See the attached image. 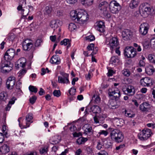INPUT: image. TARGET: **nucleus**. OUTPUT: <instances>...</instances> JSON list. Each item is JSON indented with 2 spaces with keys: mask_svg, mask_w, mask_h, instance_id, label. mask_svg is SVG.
Masks as SVG:
<instances>
[{
  "mask_svg": "<svg viewBox=\"0 0 155 155\" xmlns=\"http://www.w3.org/2000/svg\"><path fill=\"white\" fill-rule=\"evenodd\" d=\"M108 94L109 97L113 99L110 101L109 107L112 109L117 108L116 100L120 96V92L119 90L116 87H112L108 89Z\"/></svg>",
  "mask_w": 155,
  "mask_h": 155,
  "instance_id": "f257e3e1",
  "label": "nucleus"
},
{
  "mask_svg": "<svg viewBox=\"0 0 155 155\" xmlns=\"http://www.w3.org/2000/svg\"><path fill=\"white\" fill-rule=\"evenodd\" d=\"M108 130L110 132V136L112 140L118 143L123 141L124 136L119 130L111 127L108 128Z\"/></svg>",
  "mask_w": 155,
  "mask_h": 155,
  "instance_id": "f03ea898",
  "label": "nucleus"
},
{
  "mask_svg": "<svg viewBox=\"0 0 155 155\" xmlns=\"http://www.w3.org/2000/svg\"><path fill=\"white\" fill-rule=\"evenodd\" d=\"M12 69L11 62L9 61L2 60L0 64L1 71L3 73H8Z\"/></svg>",
  "mask_w": 155,
  "mask_h": 155,
  "instance_id": "7ed1b4c3",
  "label": "nucleus"
},
{
  "mask_svg": "<svg viewBox=\"0 0 155 155\" xmlns=\"http://www.w3.org/2000/svg\"><path fill=\"white\" fill-rule=\"evenodd\" d=\"M88 15L85 11L80 9L78 15L77 22L80 24L86 23L89 19Z\"/></svg>",
  "mask_w": 155,
  "mask_h": 155,
  "instance_id": "20e7f679",
  "label": "nucleus"
},
{
  "mask_svg": "<svg viewBox=\"0 0 155 155\" xmlns=\"http://www.w3.org/2000/svg\"><path fill=\"white\" fill-rule=\"evenodd\" d=\"M91 111L94 114H95L98 117L102 118L103 119H104L105 115L101 114V109L98 106L94 105L90 107L89 108V107H87L86 108L85 112L88 113L89 112H91Z\"/></svg>",
  "mask_w": 155,
  "mask_h": 155,
  "instance_id": "39448f33",
  "label": "nucleus"
},
{
  "mask_svg": "<svg viewBox=\"0 0 155 155\" xmlns=\"http://www.w3.org/2000/svg\"><path fill=\"white\" fill-rule=\"evenodd\" d=\"M124 54L128 58H133L137 54L136 49L132 47H127L124 50Z\"/></svg>",
  "mask_w": 155,
  "mask_h": 155,
  "instance_id": "423d86ee",
  "label": "nucleus"
},
{
  "mask_svg": "<svg viewBox=\"0 0 155 155\" xmlns=\"http://www.w3.org/2000/svg\"><path fill=\"white\" fill-rule=\"evenodd\" d=\"M109 6L110 12L113 14L117 13L121 8V6L115 0L111 1Z\"/></svg>",
  "mask_w": 155,
  "mask_h": 155,
  "instance_id": "0eeeda50",
  "label": "nucleus"
},
{
  "mask_svg": "<svg viewBox=\"0 0 155 155\" xmlns=\"http://www.w3.org/2000/svg\"><path fill=\"white\" fill-rule=\"evenodd\" d=\"M151 132L150 129H144L140 133L138 134L139 138L141 140H147L149 137L151 135Z\"/></svg>",
  "mask_w": 155,
  "mask_h": 155,
  "instance_id": "6e6552de",
  "label": "nucleus"
},
{
  "mask_svg": "<svg viewBox=\"0 0 155 155\" xmlns=\"http://www.w3.org/2000/svg\"><path fill=\"white\" fill-rule=\"evenodd\" d=\"M61 76L58 77V82L59 83L68 84L70 82L69 80V74H68L61 72Z\"/></svg>",
  "mask_w": 155,
  "mask_h": 155,
  "instance_id": "1a4fd4ad",
  "label": "nucleus"
},
{
  "mask_svg": "<svg viewBox=\"0 0 155 155\" xmlns=\"http://www.w3.org/2000/svg\"><path fill=\"white\" fill-rule=\"evenodd\" d=\"M29 39H26L22 43V46L23 49L25 51H30L32 52L35 50L33 47V44Z\"/></svg>",
  "mask_w": 155,
  "mask_h": 155,
  "instance_id": "9d476101",
  "label": "nucleus"
},
{
  "mask_svg": "<svg viewBox=\"0 0 155 155\" xmlns=\"http://www.w3.org/2000/svg\"><path fill=\"white\" fill-rule=\"evenodd\" d=\"M15 55V49L13 48L9 49L4 54V60L10 61L14 58Z\"/></svg>",
  "mask_w": 155,
  "mask_h": 155,
  "instance_id": "9b49d317",
  "label": "nucleus"
},
{
  "mask_svg": "<svg viewBox=\"0 0 155 155\" xmlns=\"http://www.w3.org/2000/svg\"><path fill=\"white\" fill-rule=\"evenodd\" d=\"M123 91L124 94L128 96H133L135 92L134 87L130 85H129L125 88H123Z\"/></svg>",
  "mask_w": 155,
  "mask_h": 155,
  "instance_id": "f8f14e48",
  "label": "nucleus"
},
{
  "mask_svg": "<svg viewBox=\"0 0 155 155\" xmlns=\"http://www.w3.org/2000/svg\"><path fill=\"white\" fill-rule=\"evenodd\" d=\"M109 44L110 49L111 51H112L114 49L118 47L119 45V42L117 38H112L110 40Z\"/></svg>",
  "mask_w": 155,
  "mask_h": 155,
  "instance_id": "ddd939ff",
  "label": "nucleus"
},
{
  "mask_svg": "<svg viewBox=\"0 0 155 155\" xmlns=\"http://www.w3.org/2000/svg\"><path fill=\"white\" fill-rule=\"evenodd\" d=\"M152 79L149 77L142 78L140 81L141 85L144 87H148L152 85Z\"/></svg>",
  "mask_w": 155,
  "mask_h": 155,
  "instance_id": "4468645a",
  "label": "nucleus"
},
{
  "mask_svg": "<svg viewBox=\"0 0 155 155\" xmlns=\"http://www.w3.org/2000/svg\"><path fill=\"white\" fill-rule=\"evenodd\" d=\"M149 28V25L147 23L141 24L140 27L139 31L140 34L142 35H146L148 32Z\"/></svg>",
  "mask_w": 155,
  "mask_h": 155,
  "instance_id": "2eb2a0df",
  "label": "nucleus"
},
{
  "mask_svg": "<svg viewBox=\"0 0 155 155\" xmlns=\"http://www.w3.org/2000/svg\"><path fill=\"white\" fill-rule=\"evenodd\" d=\"M15 78L13 76L9 77L6 83V86L8 89H12L13 88L14 86L15 83Z\"/></svg>",
  "mask_w": 155,
  "mask_h": 155,
  "instance_id": "dca6fc26",
  "label": "nucleus"
},
{
  "mask_svg": "<svg viewBox=\"0 0 155 155\" xmlns=\"http://www.w3.org/2000/svg\"><path fill=\"white\" fill-rule=\"evenodd\" d=\"M132 32L129 29L124 30L122 33L123 38L125 40L130 39L132 37Z\"/></svg>",
  "mask_w": 155,
  "mask_h": 155,
  "instance_id": "f3484780",
  "label": "nucleus"
},
{
  "mask_svg": "<svg viewBox=\"0 0 155 155\" xmlns=\"http://www.w3.org/2000/svg\"><path fill=\"white\" fill-rule=\"evenodd\" d=\"M83 129L84 131V134H92L93 133V130L91 125L89 124H85L83 127Z\"/></svg>",
  "mask_w": 155,
  "mask_h": 155,
  "instance_id": "a211bd4d",
  "label": "nucleus"
},
{
  "mask_svg": "<svg viewBox=\"0 0 155 155\" xmlns=\"http://www.w3.org/2000/svg\"><path fill=\"white\" fill-rule=\"evenodd\" d=\"M105 26L104 23L100 21L96 23L95 28L97 31L100 32H104L105 31Z\"/></svg>",
  "mask_w": 155,
  "mask_h": 155,
  "instance_id": "6ab92c4d",
  "label": "nucleus"
},
{
  "mask_svg": "<svg viewBox=\"0 0 155 155\" xmlns=\"http://www.w3.org/2000/svg\"><path fill=\"white\" fill-rule=\"evenodd\" d=\"M62 24V21L59 20H53L51 22L50 26L54 30Z\"/></svg>",
  "mask_w": 155,
  "mask_h": 155,
  "instance_id": "aec40b11",
  "label": "nucleus"
},
{
  "mask_svg": "<svg viewBox=\"0 0 155 155\" xmlns=\"http://www.w3.org/2000/svg\"><path fill=\"white\" fill-rule=\"evenodd\" d=\"M139 108L141 111L147 112L150 109V105L147 102H143L140 105Z\"/></svg>",
  "mask_w": 155,
  "mask_h": 155,
  "instance_id": "412c9836",
  "label": "nucleus"
},
{
  "mask_svg": "<svg viewBox=\"0 0 155 155\" xmlns=\"http://www.w3.org/2000/svg\"><path fill=\"white\" fill-rule=\"evenodd\" d=\"M151 10V8L150 7L143 5L142 6L140 10V12L141 13L145 15V16H147L148 15V13Z\"/></svg>",
  "mask_w": 155,
  "mask_h": 155,
  "instance_id": "4be33fe9",
  "label": "nucleus"
},
{
  "mask_svg": "<svg viewBox=\"0 0 155 155\" xmlns=\"http://www.w3.org/2000/svg\"><path fill=\"white\" fill-rule=\"evenodd\" d=\"M50 62L51 64H58L61 62L60 59L58 55H53L51 58Z\"/></svg>",
  "mask_w": 155,
  "mask_h": 155,
  "instance_id": "5701e85b",
  "label": "nucleus"
},
{
  "mask_svg": "<svg viewBox=\"0 0 155 155\" xmlns=\"http://www.w3.org/2000/svg\"><path fill=\"white\" fill-rule=\"evenodd\" d=\"M109 5L107 2L106 1H104L101 2L99 5V8L103 12L107 10V8Z\"/></svg>",
  "mask_w": 155,
  "mask_h": 155,
  "instance_id": "b1692460",
  "label": "nucleus"
},
{
  "mask_svg": "<svg viewBox=\"0 0 155 155\" xmlns=\"http://www.w3.org/2000/svg\"><path fill=\"white\" fill-rule=\"evenodd\" d=\"M26 60L24 58H21L19 59L17 61V66L18 68L20 67H24L25 65Z\"/></svg>",
  "mask_w": 155,
  "mask_h": 155,
  "instance_id": "393cba45",
  "label": "nucleus"
},
{
  "mask_svg": "<svg viewBox=\"0 0 155 155\" xmlns=\"http://www.w3.org/2000/svg\"><path fill=\"white\" fill-rule=\"evenodd\" d=\"M10 150L9 147L6 144H4L0 148V151L2 154L8 153Z\"/></svg>",
  "mask_w": 155,
  "mask_h": 155,
  "instance_id": "a878e982",
  "label": "nucleus"
},
{
  "mask_svg": "<svg viewBox=\"0 0 155 155\" xmlns=\"http://www.w3.org/2000/svg\"><path fill=\"white\" fill-rule=\"evenodd\" d=\"M52 8L51 6L45 7L43 10V13L44 15L49 16L51 15Z\"/></svg>",
  "mask_w": 155,
  "mask_h": 155,
  "instance_id": "bb28decb",
  "label": "nucleus"
},
{
  "mask_svg": "<svg viewBox=\"0 0 155 155\" xmlns=\"http://www.w3.org/2000/svg\"><path fill=\"white\" fill-rule=\"evenodd\" d=\"M80 9H77V10L72 11L70 13V16L71 18L73 20H76L78 19V11H80Z\"/></svg>",
  "mask_w": 155,
  "mask_h": 155,
  "instance_id": "cd10ccee",
  "label": "nucleus"
},
{
  "mask_svg": "<svg viewBox=\"0 0 155 155\" xmlns=\"http://www.w3.org/2000/svg\"><path fill=\"white\" fill-rule=\"evenodd\" d=\"M145 71L147 74L150 75L153 74L154 72V70L152 66L149 65L146 68Z\"/></svg>",
  "mask_w": 155,
  "mask_h": 155,
  "instance_id": "c85d7f7f",
  "label": "nucleus"
},
{
  "mask_svg": "<svg viewBox=\"0 0 155 155\" xmlns=\"http://www.w3.org/2000/svg\"><path fill=\"white\" fill-rule=\"evenodd\" d=\"M140 2V0H131L129 6L131 8H134L137 7Z\"/></svg>",
  "mask_w": 155,
  "mask_h": 155,
  "instance_id": "c756f323",
  "label": "nucleus"
},
{
  "mask_svg": "<svg viewBox=\"0 0 155 155\" xmlns=\"http://www.w3.org/2000/svg\"><path fill=\"white\" fill-rule=\"evenodd\" d=\"M33 118V114L31 113H28L26 116V120L28 124H30L33 122L32 120Z\"/></svg>",
  "mask_w": 155,
  "mask_h": 155,
  "instance_id": "7c9ffc66",
  "label": "nucleus"
},
{
  "mask_svg": "<svg viewBox=\"0 0 155 155\" xmlns=\"http://www.w3.org/2000/svg\"><path fill=\"white\" fill-rule=\"evenodd\" d=\"M147 58L150 62L155 65V55L151 54H149L148 55Z\"/></svg>",
  "mask_w": 155,
  "mask_h": 155,
  "instance_id": "2f4dec72",
  "label": "nucleus"
},
{
  "mask_svg": "<svg viewBox=\"0 0 155 155\" xmlns=\"http://www.w3.org/2000/svg\"><path fill=\"white\" fill-rule=\"evenodd\" d=\"M93 1V0H81V3L85 6H88L92 4Z\"/></svg>",
  "mask_w": 155,
  "mask_h": 155,
  "instance_id": "473e14b6",
  "label": "nucleus"
},
{
  "mask_svg": "<svg viewBox=\"0 0 155 155\" xmlns=\"http://www.w3.org/2000/svg\"><path fill=\"white\" fill-rule=\"evenodd\" d=\"M88 139L87 138L81 137L77 139L76 142L78 144L80 145L84 143Z\"/></svg>",
  "mask_w": 155,
  "mask_h": 155,
  "instance_id": "72a5a7b5",
  "label": "nucleus"
},
{
  "mask_svg": "<svg viewBox=\"0 0 155 155\" xmlns=\"http://www.w3.org/2000/svg\"><path fill=\"white\" fill-rule=\"evenodd\" d=\"M26 3V0H20L19 5L17 7V9L18 11L22 10L23 12L25 11V9H22L23 5H25Z\"/></svg>",
  "mask_w": 155,
  "mask_h": 155,
  "instance_id": "f704fd0d",
  "label": "nucleus"
},
{
  "mask_svg": "<svg viewBox=\"0 0 155 155\" xmlns=\"http://www.w3.org/2000/svg\"><path fill=\"white\" fill-rule=\"evenodd\" d=\"M60 44L61 45H68L67 47V49L71 46L69 40L68 39H64L63 40L61 41L60 42Z\"/></svg>",
  "mask_w": 155,
  "mask_h": 155,
  "instance_id": "c9c22d12",
  "label": "nucleus"
},
{
  "mask_svg": "<svg viewBox=\"0 0 155 155\" xmlns=\"http://www.w3.org/2000/svg\"><path fill=\"white\" fill-rule=\"evenodd\" d=\"M8 98L7 93L3 91L0 94V99L3 101H5Z\"/></svg>",
  "mask_w": 155,
  "mask_h": 155,
  "instance_id": "e433bc0d",
  "label": "nucleus"
},
{
  "mask_svg": "<svg viewBox=\"0 0 155 155\" xmlns=\"http://www.w3.org/2000/svg\"><path fill=\"white\" fill-rule=\"evenodd\" d=\"M104 147L107 149H111L112 147V143L109 141L106 140L104 144Z\"/></svg>",
  "mask_w": 155,
  "mask_h": 155,
  "instance_id": "4c0bfd02",
  "label": "nucleus"
},
{
  "mask_svg": "<svg viewBox=\"0 0 155 155\" xmlns=\"http://www.w3.org/2000/svg\"><path fill=\"white\" fill-rule=\"evenodd\" d=\"M124 112L125 114L126 117L132 118L135 116V114L132 111H127L126 110H125Z\"/></svg>",
  "mask_w": 155,
  "mask_h": 155,
  "instance_id": "58836bf2",
  "label": "nucleus"
},
{
  "mask_svg": "<svg viewBox=\"0 0 155 155\" xmlns=\"http://www.w3.org/2000/svg\"><path fill=\"white\" fill-rule=\"evenodd\" d=\"M119 59L115 57H113L111 58L110 62V64H112L114 65L116 64L115 63L118 61Z\"/></svg>",
  "mask_w": 155,
  "mask_h": 155,
  "instance_id": "ea45409f",
  "label": "nucleus"
},
{
  "mask_svg": "<svg viewBox=\"0 0 155 155\" xmlns=\"http://www.w3.org/2000/svg\"><path fill=\"white\" fill-rule=\"evenodd\" d=\"M26 72V70L25 69L20 70L18 73V76L21 78L22 77Z\"/></svg>",
  "mask_w": 155,
  "mask_h": 155,
  "instance_id": "a19ab883",
  "label": "nucleus"
},
{
  "mask_svg": "<svg viewBox=\"0 0 155 155\" xmlns=\"http://www.w3.org/2000/svg\"><path fill=\"white\" fill-rule=\"evenodd\" d=\"M76 28V25L73 23H70L69 25L68 29L71 31L75 30Z\"/></svg>",
  "mask_w": 155,
  "mask_h": 155,
  "instance_id": "79ce46f5",
  "label": "nucleus"
},
{
  "mask_svg": "<svg viewBox=\"0 0 155 155\" xmlns=\"http://www.w3.org/2000/svg\"><path fill=\"white\" fill-rule=\"evenodd\" d=\"M29 89L30 91L32 92L36 93L38 91V89L35 86L30 85L29 87Z\"/></svg>",
  "mask_w": 155,
  "mask_h": 155,
  "instance_id": "37998d69",
  "label": "nucleus"
},
{
  "mask_svg": "<svg viewBox=\"0 0 155 155\" xmlns=\"http://www.w3.org/2000/svg\"><path fill=\"white\" fill-rule=\"evenodd\" d=\"M48 147L45 146L40 150V152L41 154L47 153L48 151Z\"/></svg>",
  "mask_w": 155,
  "mask_h": 155,
  "instance_id": "c03bdc74",
  "label": "nucleus"
},
{
  "mask_svg": "<svg viewBox=\"0 0 155 155\" xmlns=\"http://www.w3.org/2000/svg\"><path fill=\"white\" fill-rule=\"evenodd\" d=\"M123 74L127 77L129 76L130 74V72L129 70L127 69H124L122 71Z\"/></svg>",
  "mask_w": 155,
  "mask_h": 155,
  "instance_id": "a18cd8bd",
  "label": "nucleus"
},
{
  "mask_svg": "<svg viewBox=\"0 0 155 155\" xmlns=\"http://www.w3.org/2000/svg\"><path fill=\"white\" fill-rule=\"evenodd\" d=\"M108 134V132L107 130H100L98 133L97 135H99L100 136L101 135H104V136H106Z\"/></svg>",
  "mask_w": 155,
  "mask_h": 155,
  "instance_id": "49530a36",
  "label": "nucleus"
},
{
  "mask_svg": "<svg viewBox=\"0 0 155 155\" xmlns=\"http://www.w3.org/2000/svg\"><path fill=\"white\" fill-rule=\"evenodd\" d=\"M86 38V40L88 41H94L95 39L94 36L92 35H90L87 36Z\"/></svg>",
  "mask_w": 155,
  "mask_h": 155,
  "instance_id": "de8ad7c7",
  "label": "nucleus"
},
{
  "mask_svg": "<svg viewBox=\"0 0 155 155\" xmlns=\"http://www.w3.org/2000/svg\"><path fill=\"white\" fill-rule=\"evenodd\" d=\"M60 140V137L59 136H55L53 140V142L55 143H58Z\"/></svg>",
  "mask_w": 155,
  "mask_h": 155,
  "instance_id": "09e8293b",
  "label": "nucleus"
},
{
  "mask_svg": "<svg viewBox=\"0 0 155 155\" xmlns=\"http://www.w3.org/2000/svg\"><path fill=\"white\" fill-rule=\"evenodd\" d=\"M53 94L54 96L59 97L61 94L60 91L59 90H55L53 92Z\"/></svg>",
  "mask_w": 155,
  "mask_h": 155,
  "instance_id": "8fccbe9b",
  "label": "nucleus"
},
{
  "mask_svg": "<svg viewBox=\"0 0 155 155\" xmlns=\"http://www.w3.org/2000/svg\"><path fill=\"white\" fill-rule=\"evenodd\" d=\"M76 92V89L74 87H71L69 90V93L70 95H74Z\"/></svg>",
  "mask_w": 155,
  "mask_h": 155,
  "instance_id": "3c124183",
  "label": "nucleus"
},
{
  "mask_svg": "<svg viewBox=\"0 0 155 155\" xmlns=\"http://www.w3.org/2000/svg\"><path fill=\"white\" fill-rule=\"evenodd\" d=\"M94 47V44H91L87 47V49L88 51H93Z\"/></svg>",
  "mask_w": 155,
  "mask_h": 155,
  "instance_id": "603ef678",
  "label": "nucleus"
},
{
  "mask_svg": "<svg viewBox=\"0 0 155 155\" xmlns=\"http://www.w3.org/2000/svg\"><path fill=\"white\" fill-rule=\"evenodd\" d=\"M37 99V97L35 96L32 97L30 98L29 101L30 103L32 104H34Z\"/></svg>",
  "mask_w": 155,
  "mask_h": 155,
  "instance_id": "864d4df0",
  "label": "nucleus"
},
{
  "mask_svg": "<svg viewBox=\"0 0 155 155\" xmlns=\"http://www.w3.org/2000/svg\"><path fill=\"white\" fill-rule=\"evenodd\" d=\"M133 46L136 48L135 49H136V50H137L138 51L140 52L141 51L142 49L141 46L140 45H138L137 44L135 43H134Z\"/></svg>",
  "mask_w": 155,
  "mask_h": 155,
  "instance_id": "5fc2aeb1",
  "label": "nucleus"
},
{
  "mask_svg": "<svg viewBox=\"0 0 155 155\" xmlns=\"http://www.w3.org/2000/svg\"><path fill=\"white\" fill-rule=\"evenodd\" d=\"M21 82L20 81H17L16 85V89L18 90L21 91L20 89L21 87Z\"/></svg>",
  "mask_w": 155,
  "mask_h": 155,
  "instance_id": "6e6d98bb",
  "label": "nucleus"
},
{
  "mask_svg": "<svg viewBox=\"0 0 155 155\" xmlns=\"http://www.w3.org/2000/svg\"><path fill=\"white\" fill-rule=\"evenodd\" d=\"M42 42V40L41 39H38L35 43V45L36 47L40 46L41 43Z\"/></svg>",
  "mask_w": 155,
  "mask_h": 155,
  "instance_id": "4d7b16f0",
  "label": "nucleus"
},
{
  "mask_svg": "<svg viewBox=\"0 0 155 155\" xmlns=\"http://www.w3.org/2000/svg\"><path fill=\"white\" fill-rule=\"evenodd\" d=\"M17 100L16 98L14 97H13L8 102V104H10L11 105L14 104L15 101Z\"/></svg>",
  "mask_w": 155,
  "mask_h": 155,
  "instance_id": "13d9d810",
  "label": "nucleus"
},
{
  "mask_svg": "<svg viewBox=\"0 0 155 155\" xmlns=\"http://www.w3.org/2000/svg\"><path fill=\"white\" fill-rule=\"evenodd\" d=\"M26 125H23L20 123H19V125L21 129L26 128L30 126V124H28L26 123Z\"/></svg>",
  "mask_w": 155,
  "mask_h": 155,
  "instance_id": "bf43d9fd",
  "label": "nucleus"
},
{
  "mask_svg": "<svg viewBox=\"0 0 155 155\" xmlns=\"http://www.w3.org/2000/svg\"><path fill=\"white\" fill-rule=\"evenodd\" d=\"M85 150L88 154L91 153H92V150L90 147H87Z\"/></svg>",
  "mask_w": 155,
  "mask_h": 155,
  "instance_id": "052dcab7",
  "label": "nucleus"
},
{
  "mask_svg": "<svg viewBox=\"0 0 155 155\" xmlns=\"http://www.w3.org/2000/svg\"><path fill=\"white\" fill-rule=\"evenodd\" d=\"M125 147V145L124 144H120L119 146H117L116 147L115 149L117 150H122Z\"/></svg>",
  "mask_w": 155,
  "mask_h": 155,
  "instance_id": "680f3d73",
  "label": "nucleus"
},
{
  "mask_svg": "<svg viewBox=\"0 0 155 155\" xmlns=\"http://www.w3.org/2000/svg\"><path fill=\"white\" fill-rule=\"evenodd\" d=\"M115 73L111 69L108 70V72L107 73V76L109 77L111 76Z\"/></svg>",
  "mask_w": 155,
  "mask_h": 155,
  "instance_id": "e2e57ef3",
  "label": "nucleus"
},
{
  "mask_svg": "<svg viewBox=\"0 0 155 155\" xmlns=\"http://www.w3.org/2000/svg\"><path fill=\"white\" fill-rule=\"evenodd\" d=\"M98 50V48L97 47H95V48H94V49H93V51L90 54V55H93L97 53V51Z\"/></svg>",
  "mask_w": 155,
  "mask_h": 155,
  "instance_id": "0e129e2a",
  "label": "nucleus"
},
{
  "mask_svg": "<svg viewBox=\"0 0 155 155\" xmlns=\"http://www.w3.org/2000/svg\"><path fill=\"white\" fill-rule=\"evenodd\" d=\"M5 139L4 135L3 133H0V143L3 142Z\"/></svg>",
  "mask_w": 155,
  "mask_h": 155,
  "instance_id": "69168bd1",
  "label": "nucleus"
},
{
  "mask_svg": "<svg viewBox=\"0 0 155 155\" xmlns=\"http://www.w3.org/2000/svg\"><path fill=\"white\" fill-rule=\"evenodd\" d=\"M143 47L144 48L147 49L149 47V43L148 42H144L143 44Z\"/></svg>",
  "mask_w": 155,
  "mask_h": 155,
  "instance_id": "338daca9",
  "label": "nucleus"
},
{
  "mask_svg": "<svg viewBox=\"0 0 155 155\" xmlns=\"http://www.w3.org/2000/svg\"><path fill=\"white\" fill-rule=\"evenodd\" d=\"M97 155H108V153L106 151L102 150L98 153Z\"/></svg>",
  "mask_w": 155,
  "mask_h": 155,
  "instance_id": "774afa93",
  "label": "nucleus"
}]
</instances>
